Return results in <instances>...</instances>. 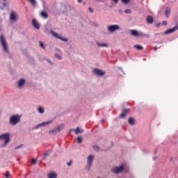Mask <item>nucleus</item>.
<instances>
[{
    "instance_id": "nucleus-1",
    "label": "nucleus",
    "mask_w": 178,
    "mask_h": 178,
    "mask_svg": "<svg viewBox=\"0 0 178 178\" xmlns=\"http://www.w3.org/2000/svg\"><path fill=\"white\" fill-rule=\"evenodd\" d=\"M20 118L21 116L18 114L13 115L10 118V124H13V126H15L20 122Z\"/></svg>"
},
{
    "instance_id": "nucleus-2",
    "label": "nucleus",
    "mask_w": 178,
    "mask_h": 178,
    "mask_svg": "<svg viewBox=\"0 0 178 178\" xmlns=\"http://www.w3.org/2000/svg\"><path fill=\"white\" fill-rule=\"evenodd\" d=\"M0 41L1 42V46L3 47V51L7 53L9 52V50L8 49V43L6 42V40L5 39V36L3 35H1Z\"/></svg>"
},
{
    "instance_id": "nucleus-3",
    "label": "nucleus",
    "mask_w": 178,
    "mask_h": 178,
    "mask_svg": "<svg viewBox=\"0 0 178 178\" xmlns=\"http://www.w3.org/2000/svg\"><path fill=\"white\" fill-rule=\"evenodd\" d=\"M0 140H4L3 147H6V145L8 144V143H9V141H10V138L9 134L7 133V134H3L1 135Z\"/></svg>"
},
{
    "instance_id": "nucleus-4",
    "label": "nucleus",
    "mask_w": 178,
    "mask_h": 178,
    "mask_svg": "<svg viewBox=\"0 0 178 178\" xmlns=\"http://www.w3.org/2000/svg\"><path fill=\"white\" fill-rule=\"evenodd\" d=\"M65 125L63 124H60L57 128L50 130L49 131V134H56V133H59L60 130H63Z\"/></svg>"
},
{
    "instance_id": "nucleus-5",
    "label": "nucleus",
    "mask_w": 178,
    "mask_h": 178,
    "mask_svg": "<svg viewBox=\"0 0 178 178\" xmlns=\"http://www.w3.org/2000/svg\"><path fill=\"white\" fill-rule=\"evenodd\" d=\"M124 169V166L123 165L119 166V167H114L111 169V171L113 173H122Z\"/></svg>"
},
{
    "instance_id": "nucleus-6",
    "label": "nucleus",
    "mask_w": 178,
    "mask_h": 178,
    "mask_svg": "<svg viewBox=\"0 0 178 178\" xmlns=\"http://www.w3.org/2000/svg\"><path fill=\"white\" fill-rule=\"evenodd\" d=\"M50 33H51V35H53V37H55L56 38H58V40H61V41L67 42V39H66L65 38H62V36L59 35V34H58V33H56L54 31H51Z\"/></svg>"
},
{
    "instance_id": "nucleus-7",
    "label": "nucleus",
    "mask_w": 178,
    "mask_h": 178,
    "mask_svg": "<svg viewBox=\"0 0 178 178\" xmlns=\"http://www.w3.org/2000/svg\"><path fill=\"white\" fill-rule=\"evenodd\" d=\"M120 29V26L118 24L111 25L108 26V30L110 31V33H114V31H116L117 30H119Z\"/></svg>"
},
{
    "instance_id": "nucleus-8",
    "label": "nucleus",
    "mask_w": 178,
    "mask_h": 178,
    "mask_svg": "<svg viewBox=\"0 0 178 178\" xmlns=\"http://www.w3.org/2000/svg\"><path fill=\"white\" fill-rule=\"evenodd\" d=\"M178 30V23L173 28L168 29L164 32V34H171V33H175V31H177Z\"/></svg>"
},
{
    "instance_id": "nucleus-9",
    "label": "nucleus",
    "mask_w": 178,
    "mask_h": 178,
    "mask_svg": "<svg viewBox=\"0 0 178 178\" xmlns=\"http://www.w3.org/2000/svg\"><path fill=\"white\" fill-rule=\"evenodd\" d=\"M93 72L96 76H105V72L98 70V68H95Z\"/></svg>"
},
{
    "instance_id": "nucleus-10",
    "label": "nucleus",
    "mask_w": 178,
    "mask_h": 178,
    "mask_svg": "<svg viewBox=\"0 0 178 178\" xmlns=\"http://www.w3.org/2000/svg\"><path fill=\"white\" fill-rule=\"evenodd\" d=\"M51 123H52L51 121H48V122H42L40 124H38V125H36L35 127V129H39V127H44V126H47L48 124H51Z\"/></svg>"
},
{
    "instance_id": "nucleus-11",
    "label": "nucleus",
    "mask_w": 178,
    "mask_h": 178,
    "mask_svg": "<svg viewBox=\"0 0 178 178\" xmlns=\"http://www.w3.org/2000/svg\"><path fill=\"white\" fill-rule=\"evenodd\" d=\"M92 161H94V156L90 155L88 157V166L87 168H91V165H92Z\"/></svg>"
},
{
    "instance_id": "nucleus-12",
    "label": "nucleus",
    "mask_w": 178,
    "mask_h": 178,
    "mask_svg": "<svg viewBox=\"0 0 178 178\" xmlns=\"http://www.w3.org/2000/svg\"><path fill=\"white\" fill-rule=\"evenodd\" d=\"M18 17H17V15H16V13L12 12L10 13V20H13V22L17 20Z\"/></svg>"
},
{
    "instance_id": "nucleus-13",
    "label": "nucleus",
    "mask_w": 178,
    "mask_h": 178,
    "mask_svg": "<svg viewBox=\"0 0 178 178\" xmlns=\"http://www.w3.org/2000/svg\"><path fill=\"white\" fill-rule=\"evenodd\" d=\"M33 25L34 26L35 29H37V30H39L40 29V24H38V22H37V19H32Z\"/></svg>"
},
{
    "instance_id": "nucleus-14",
    "label": "nucleus",
    "mask_w": 178,
    "mask_h": 178,
    "mask_svg": "<svg viewBox=\"0 0 178 178\" xmlns=\"http://www.w3.org/2000/svg\"><path fill=\"white\" fill-rule=\"evenodd\" d=\"M6 1L8 0H0V9H3L6 6Z\"/></svg>"
},
{
    "instance_id": "nucleus-15",
    "label": "nucleus",
    "mask_w": 178,
    "mask_h": 178,
    "mask_svg": "<svg viewBox=\"0 0 178 178\" xmlns=\"http://www.w3.org/2000/svg\"><path fill=\"white\" fill-rule=\"evenodd\" d=\"M129 109H124L122 113L120 114V118H124L127 115V113H129Z\"/></svg>"
},
{
    "instance_id": "nucleus-16",
    "label": "nucleus",
    "mask_w": 178,
    "mask_h": 178,
    "mask_svg": "<svg viewBox=\"0 0 178 178\" xmlns=\"http://www.w3.org/2000/svg\"><path fill=\"white\" fill-rule=\"evenodd\" d=\"M24 83H26V81L24 79H20L18 82V87L19 88H22L23 86H24Z\"/></svg>"
},
{
    "instance_id": "nucleus-17",
    "label": "nucleus",
    "mask_w": 178,
    "mask_h": 178,
    "mask_svg": "<svg viewBox=\"0 0 178 178\" xmlns=\"http://www.w3.org/2000/svg\"><path fill=\"white\" fill-rule=\"evenodd\" d=\"M130 33L131 35H133L134 37H138V32L137 30H131Z\"/></svg>"
},
{
    "instance_id": "nucleus-18",
    "label": "nucleus",
    "mask_w": 178,
    "mask_h": 178,
    "mask_svg": "<svg viewBox=\"0 0 178 178\" xmlns=\"http://www.w3.org/2000/svg\"><path fill=\"white\" fill-rule=\"evenodd\" d=\"M147 22L149 24H152V23H154V18L152 17V16H147Z\"/></svg>"
},
{
    "instance_id": "nucleus-19",
    "label": "nucleus",
    "mask_w": 178,
    "mask_h": 178,
    "mask_svg": "<svg viewBox=\"0 0 178 178\" xmlns=\"http://www.w3.org/2000/svg\"><path fill=\"white\" fill-rule=\"evenodd\" d=\"M48 177L49 178H57L58 175H56V173H55V172H50V173H49Z\"/></svg>"
},
{
    "instance_id": "nucleus-20",
    "label": "nucleus",
    "mask_w": 178,
    "mask_h": 178,
    "mask_svg": "<svg viewBox=\"0 0 178 178\" xmlns=\"http://www.w3.org/2000/svg\"><path fill=\"white\" fill-rule=\"evenodd\" d=\"M40 16H42V17H44V19H48V13H47V12L45 11L41 12Z\"/></svg>"
},
{
    "instance_id": "nucleus-21",
    "label": "nucleus",
    "mask_w": 178,
    "mask_h": 178,
    "mask_svg": "<svg viewBox=\"0 0 178 178\" xmlns=\"http://www.w3.org/2000/svg\"><path fill=\"white\" fill-rule=\"evenodd\" d=\"M27 1L28 2H30L32 6H35V5H37V1H35V0H27Z\"/></svg>"
},
{
    "instance_id": "nucleus-22",
    "label": "nucleus",
    "mask_w": 178,
    "mask_h": 178,
    "mask_svg": "<svg viewBox=\"0 0 178 178\" xmlns=\"http://www.w3.org/2000/svg\"><path fill=\"white\" fill-rule=\"evenodd\" d=\"M165 15L166 17H169V15H170V9L166 8V10L165 11Z\"/></svg>"
},
{
    "instance_id": "nucleus-23",
    "label": "nucleus",
    "mask_w": 178,
    "mask_h": 178,
    "mask_svg": "<svg viewBox=\"0 0 178 178\" xmlns=\"http://www.w3.org/2000/svg\"><path fill=\"white\" fill-rule=\"evenodd\" d=\"M75 133H76V134H81V133H83V130L80 129L79 127H77L75 129Z\"/></svg>"
},
{
    "instance_id": "nucleus-24",
    "label": "nucleus",
    "mask_w": 178,
    "mask_h": 178,
    "mask_svg": "<svg viewBox=\"0 0 178 178\" xmlns=\"http://www.w3.org/2000/svg\"><path fill=\"white\" fill-rule=\"evenodd\" d=\"M97 45H98V47H108V44L106 43L97 42Z\"/></svg>"
},
{
    "instance_id": "nucleus-25",
    "label": "nucleus",
    "mask_w": 178,
    "mask_h": 178,
    "mask_svg": "<svg viewBox=\"0 0 178 178\" xmlns=\"http://www.w3.org/2000/svg\"><path fill=\"white\" fill-rule=\"evenodd\" d=\"M134 47L136 48V49H138L139 51H141V49H143V46L140 44H136Z\"/></svg>"
},
{
    "instance_id": "nucleus-26",
    "label": "nucleus",
    "mask_w": 178,
    "mask_h": 178,
    "mask_svg": "<svg viewBox=\"0 0 178 178\" xmlns=\"http://www.w3.org/2000/svg\"><path fill=\"white\" fill-rule=\"evenodd\" d=\"M129 124H134V118H129Z\"/></svg>"
},
{
    "instance_id": "nucleus-27",
    "label": "nucleus",
    "mask_w": 178,
    "mask_h": 178,
    "mask_svg": "<svg viewBox=\"0 0 178 178\" xmlns=\"http://www.w3.org/2000/svg\"><path fill=\"white\" fill-rule=\"evenodd\" d=\"M77 143H78V144H81V143H83V138L79 136L77 138Z\"/></svg>"
},
{
    "instance_id": "nucleus-28",
    "label": "nucleus",
    "mask_w": 178,
    "mask_h": 178,
    "mask_svg": "<svg viewBox=\"0 0 178 178\" xmlns=\"http://www.w3.org/2000/svg\"><path fill=\"white\" fill-rule=\"evenodd\" d=\"M38 112H39V113H44V108L39 107L38 108Z\"/></svg>"
},
{
    "instance_id": "nucleus-29",
    "label": "nucleus",
    "mask_w": 178,
    "mask_h": 178,
    "mask_svg": "<svg viewBox=\"0 0 178 178\" xmlns=\"http://www.w3.org/2000/svg\"><path fill=\"white\" fill-rule=\"evenodd\" d=\"M93 149H95L96 152H98L99 151V147H98V145H94Z\"/></svg>"
},
{
    "instance_id": "nucleus-30",
    "label": "nucleus",
    "mask_w": 178,
    "mask_h": 178,
    "mask_svg": "<svg viewBox=\"0 0 178 178\" xmlns=\"http://www.w3.org/2000/svg\"><path fill=\"white\" fill-rule=\"evenodd\" d=\"M121 2H122V3H124L125 5H127V3L130 2V0H121Z\"/></svg>"
},
{
    "instance_id": "nucleus-31",
    "label": "nucleus",
    "mask_w": 178,
    "mask_h": 178,
    "mask_svg": "<svg viewBox=\"0 0 178 178\" xmlns=\"http://www.w3.org/2000/svg\"><path fill=\"white\" fill-rule=\"evenodd\" d=\"M138 37H145V33L143 32H138Z\"/></svg>"
},
{
    "instance_id": "nucleus-32",
    "label": "nucleus",
    "mask_w": 178,
    "mask_h": 178,
    "mask_svg": "<svg viewBox=\"0 0 178 178\" xmlns=\"http://www.w3.org/2000/svg\"><path fill=\"white\" fill-rule=\"evenodd\" d=\"M40 42V45L41 47V48H42L44 49V48H45V44H44V43L42 42Z\"/></svg>"
},
{
    "instance_id": "nucleus-33",
    "label": "nucleus",
    "mask_w": 178,
    "mask_h": 178,
    "mask_svg": "<svg viewBox=\"0 0 178 178\" xmlns=\"http://www.w3.org/2000/svg\"><path fill=\"white\" fill-rule=\"evenodd\" d=\"M9 176H10V173H9V171H6V175H5V177L8 178V177H9Z\"/></svg>"
},
{
    "instance_id": "nucleus-34",
    "label": "nucleus",
    "mask_w": 178,
    "mask_h": 178,
    "mask_svg": "<svg viewBox=\"0 0 178 178\" xmlns=\"http://www.w3.org/2000/svg\"><path fill=\"white\" fill-rule=\"evenodd\" d=\"M124 13H127V14L131 13V10L127 9V10H124Z\"/></svg>"
},
{
    "instance_id": "nucleus-35",
    "label": "nucleus",
    "mask_w": 178,
    "mask_h": 178,
    "mask_svg": "<svg viewBox=\"0 0 178 178\" xmlns=\"http://www.w3.org/2000/svg\"><path fill=\"white\" fill-rule=\"evenodd\" d=\"M55 56L57 58V59H62V57L59 54H55Z\"/></svg>"
},
{
    "instance_id": "nucleus-36",
    "label": "nucleus",
    "mask_w": 178,
    "mask_h": 178,
    "mask_svg": "<svg viewBox=\"0 0 178 178\" xmlns=\"http://www.w3.org/2000/svg\"><path fill=\"white\" fill-rule=\"evenodd\" d=\"M31 163L33 164L37 163V160L35 159H33L31 161Z\"/></svg>"
},
{
    "instance_id": "nucleus-37",
    "label": "nucleus",
    "mask_w": 178,
    "mask_h": 178,
    "mask_svg": "<svg viewBox=\"0 0 178 178\" xmlns=\"http://www.w3.org/2000/svg\"><path fill=\"white\" fill-rule=\"evenodd\" d=\"M23 147V145H19L15 147V149H19V148H22Z\"/></svg>"
},
{
    "instance_id": "nucleus-38",
    "label": "nucleus",
    "mask_w": 178,
    "mask_h": 178,
    "mask_svg": "<svg viewBox=\"0 0 178 178\" xmlns=\"http://www.w3.org/2000/svg\"><path fill=\"white\" fill-rule=\"evenodd\" d=\"M72 163H73V161L70 160L68 163H67V166H70L72 165Z\"/></svg>"
},
{
    "instance_id": "nucleus-39",
    "label": "nucleus",
    "mask_w": 178,
    "mask_h": 178,
    "mask_svg": "<svg viewBox=\"0 0 178 178\" xmlns=\"http://www.w3.org/2000/svg\"><path fill=\"white\" fill-rule=\"evenodd\" d=\"M89 12H90V13H92V12H94V9H92V8L89 7Z\"/></svg>"
},
{
    "instance_id": "nucleus-40",
    "label": "nucleus",
    "mask_w": 178,
    "mask_h": 178,
    "mask_svg": "<svg viewBox=\"0 0 178 178\" xmlns=\"http://www.w3.org/2000/svg\"><path fill=\"white\" fill-rule=\"evenodd\" d=\"M49 155V153L48 152H44V156H48Z\"/></svg>"
},
{
    "instance_id": "nucleus-41",
    "label": "nucleus",
    "mask_w": 178,
    "mask_h": 178,
    "mask_svg": "<svg viewBox=\"0 0 178 178\" xmlns=\"http://www.w3.org/2000/svg\"><path fill=\"white\" fill-rule=\"evenodd\" d=\"M162 24L163 26H166L168 24V22L166 21H163Z\"/></svg>"
},
{
    "instance_id": "nucleus-42",
    "label": "nucleus",
    "mask_w": 178,
    "mask_h": 178,
    "mask_svg": "<svg viewBox=\"0 0 178 178\" xmlns=\"http://www.w3.org/2000/svg\"><path fill=\"white\" fill-rule=\"evenodd\" d=\"M156 27H161V23L156 24Z\"/></svg>"
},
{
    "instance_id": "nucleus-43",
    "label": "nucleus",
    "mask_w": 178,
    "mask_h": 178,
    "mask_svg": "<svg viewBox=\"0 0 178 178\" xmlns=\"http://www.w3.org/2000/svg\"><path fill=\"white\" fill-rule=\"evenodd\" d=\"M115 3H118L119 2V0H113Z\"/></svg>"
},
{
    "instance_id": "nucleus-44",
    "label": "nucleus",
    "mask_w": 178,
    "mask_h": 178,
    "mask_svg": "<svg viewBox=\"0 0 178 178\" xmlns=\"http://www.w3.org/2000/svg\"><path fill=\"white\" fill-rule=\"evenodd\" d=\"M77 1L79 2V3H81V2H83V0H77Z\"/></svg>"
},
{
    "instance_id": "nucleus-45",
    "label": "nucleus",
    "mask_w": 178,
    "mask_h": 178,
    "mask_svg": "<svg viewBox=\"0 0 178 178\" xmlns=\"http://www.w3.org/2000/svg\"><path fill=\"white\" fill-rule=\"evenodd\" d=\"M73 130H74V129H70V133H72V131H73Z\"/></svg>"
},
{
    "instance_id": "nucleus-46",
    "label": "nucleus",
    "mask_w": 178,
    "mask_h": 178,
    "mask_svg": "<svg viewBox=\"0 0 178 178\" xmlns=\"http://www.w3.org/2000/svg\"><path fill=\"white\" fill-rule=\"evenodd\" d=\"M154 51H156V49H158V48L154 47Z\"/></svg>"
},
{
    "instance_id": "nucleus-47",
    "label": "nucleus",
    "mask_w": 178,
    "mask_h": 178,
    "mask_svg": "<svg viewBox=\"0 0 178 178\" xmlns=\"http://www.w3.org/2000/svg\"><path fill=\"white\" fill-rule=\"evenodd\" d=\"M42 1H44V0H42Z\"/></svg>"
}]
</instances>
